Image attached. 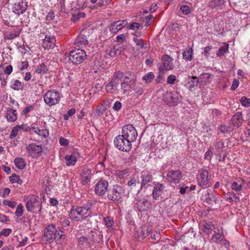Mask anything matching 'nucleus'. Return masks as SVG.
<instances>
[{
	"instance_id": "obj_15",
	"label": "nucleus",
	"mask_w": 250,
	"mask_h": 250,
	"mask_svg": "<svg viewBox=\"0 0 250 250\" xmlns=\"http://www.w3.org/2000/svg\"><path fill=\"white\" fill-rule=\"evenodd\" d=\"M209 182L208 171L205 169H201L199 171V177L198 179V185L202 188H205L209 186Z\"/></svg>"
},
{
	"instance_id": "obj_44",
	"label": "nucleus",
	"mask_w": 250,
	"mask_h": 250,
	"mask_svg": "<svg viewBox=\"0 0 250 250\" xmlns=\"http://www.w3.org/2000/svg\"><path fill=\"white\" fill-rule=\"evenodd\" d=\"M154 77L155 76L154 74L150 72L145 75L142 78V79L143 81H145L146 83H149L153 80Z\"/></svg>"
},
{
	"instance_id": "obj_29",
	"label": "nucleus",
	"mask_w": 250,
	"mask_h": 250,
	"mask_svg": "<svg viewBox=\"0 0 250 250\" xmlns=\"http://www.w3.org/2000/svg\"><path fill=\"white\" fill-rule=\"evenodd\" d=\"M141 186L142 188L144 186H146L147 183L152 181L153 178L151 174L146 172H143L141 174Z\"/></svg>"
},
{
	"instance_id": "obj_36",
	"label": "nucleus",
	"mask_w": 250,
	"mask_h": 250,
	"mask_svg": "<svg viewBox=\"0 0 250 250\" xmlns=\"http://www.w3.org/2000/svg\"><path fill=\"white\" fill-rule=\"evenodd\" d=\"M226 200L229 202H235L238 203L240 200L236 194L232 192H228L226 194Z\"/></svg>"
},
{
	"instance_id": "obj_63",
	"label": "nucleus",
	"mask_w": 250,
	"mask_h": 250,
	"mask_svg": "<svg viewBox=\"0 0 250 250\" xmlns=\"http://www.w3.org/2000/svg\"><path fill=\"white\" fill-rule=\"evenodd\" d=\"M54 18L55 13L52 10H51L49 12H48V14L46 16V20L47 21H52L54 19Z\"/></svg>"
},
{
	"instance_id": "obj_26",
	"label": "nucleus",
	"mask_w": 250,
	"mask_h": 250,
	"mask_svg": "<svg viewBox=\"0 0 250 250\" xmlns=\"http://www.w3.org/2000/svg\"><path fill=\"white\" fill-rule=\"evenodd\" d=\"M79 154L78 152H74L70 155H66L65 156L66 165L68 167L73 166L75 165Z\"/></svg>"
},
{
	"instance_id": "obj_16",
	"label": "nucleus",
	"mask_w": 250,
	"mask_h": 250,
	"mask_svg": "<svg viewBox=\"0 0 250 250\" xmlns=\"http://www.w3.org/2000/svg\"><path fill=\"white\" fill-rule=\"evenodd\" d=\"M108 187V183L106 181L101 180L98 181L95 186V194L99 196H103L107 191Z\"/></svg>"
},
{
	"instance_id": "obj_31",
	"label": "nucleus",
	"mask_w": 250,
	"mask_h": 250,
	"mask_svg": "<svg viewBox=\"0 0 250 250\" xmlns=\"http://www.w3.org/2000/svg\"><path fill=\"white\" fill-rule=\"evenodd\" d=\"M6 118L7 121L10 122H14L16 121L17 119L16 110L11 108L8 109L6 113Z\"/></svg>"
},
{
	"instance_id": "obj_7",
	"label": "nucleus",
	"mask_w": 250,
	"mask_h": 250,
	"mask_svg": "<svg viewBox=\"0 0 250 250\" xmlns=\"http://www.w3.org/2000/svg\"><path fill=\"white\" fill-rule=\"evenodd\" d=\"M124 193L122 187L119 185H116L107 190V196L109 200L117 202L122 199Z\"/></svg>"
},
{
	"instance_id": "obj_27",
	"label": "nucleus",
	"mask_w": 250,
	"mask_h": 250,
	"mask_svg": "<svg viewBox=\"0 0 250 250\" xmlns=\"http://www.w3.org/2000/svg\"><path fill=\"white\" fill-rule=\"evenodd\" d=\"M203 197L206 203L210 205L215 202L216 198L209 189L206 190L203 194Z\"/></svg>"
},
{
	"instance_id": "obj_9",
	"label": "nucleus",
	"mask_w": 250,
	"mask_h": 250,
	"mask_svg": "<svg viewBox=\"0 0 250 250\" xmlns=\"http://www.w3.org/2000/svg\"><path fill=\"white\" fill-rule=\"evenodd\" d=\"M121 133V135L132 143L135 141L138 136L137 130L132 125L130 124L125 125L123 127Z\"/></svg>"
},
{
	"instance_id": "obj_22",
	"label": "nucleus",
	"mask_w": 250,
	"mask_h": 250,
	"mask_svg": "<svg viewBox=\"0 0 250 250\" xmlns=\"http://www.w3.org/2000/svg\"><path fill=\"white\" fill-rule=\"evenodd\" d=\"M135 207L140 211L146 210L150 206V202L146 199H136L134 203Z\"/></svg>"
},
{
	"instance_id": "obj_1",
	"label": "nucleus",
	"mask_w": 250,
	"mask_h": 250,
	"mask_svg": "<svg viewBox=\"0 0 250 250\" xmlns=\"http://www.w3.org/2000/svg\"><path fill=\"white\" fill-rule=\"evenodd\" d=\"M124 77V73L120 71L115 72L111 77L110 80L105 86L107 92L113 94H118L120 91V84Z\"/></svg>"
},
{
	"instance_id": "obj_54",
	"label": "nucleus",
	"mask_w": 250,
	"mask_h": 250,
	"mask_svg": "<svg viewBox=\"0 0 250 250\" xmlns=\"http://www.w3.org/2000/svg\"><path fill=\"white\" fill-rule=\"evenodd\" d=\"M11 229H3L0 232V237L3 236L4 237L8 236L12 232Z\"/></svg>"
},
{
	"instance_id": "obj_23",
	"label": "nucleus",
	"mask_w": 250,
	"mask_h": 250,
	"mask_svg": "<svg viewBox=\"0 0 250 250\" xmlns=\"http://www.w3.org/2000/svg\"><path fill=\"white\" fill-rule=\"evenodd\" d=\"M165 188V187L163 184L159 183H157L154 185L152 193L153 199L157 200L159 199V197L162 195Z\"/></svg>"
},
{
	"instance_id": "obj_55",
	"label": "nucleus",
	"mask_w": 250,
	"mask_h": 250,
	"mask_svg": "<svg viewBox=\"0 0 250 250\" xmlns=\"http://www.w3.org/2000/svg\"><path fill=\"white\" fill-rule=\"evenodd\" d=\"M3 204L5 206H7L11 208H14L16 206V203L14 201H12L9 200H4L3 202Z\"/></svg>"
},
{
	"instance_id": "obj_32",
	"label": "nucleus",
	"mask_w": 250,
	"mask_h": 250,
	"mask_svg": "<svg viewBox=\"0 0 250 250\" xmlns=\"http://www.w3.org/2000/svg\"><path fill=\"white\" fill-rule=\"evenodd\" d=\"M88 237V239H91L94 243H99L102 239V235L101 234L93 231L90 232Z\"/></svg>"
},
{
	"instance_id": "obj_13",
	"label": "nucleus",
	"mask_w": 250,
	"mask_h": 250,
	"mask_svg": "<svg viewBox=\"0 0 250 250\" xmlns=\"http://www.w3.org/2000/svg\"><path fill=\"white\" fill-rule=\"evenodd\" d=\"M26 150L28 154L33 158H38L40 156L42 151V146L35 143L28 145L26 147Z\"/></svg>"
},
{
	"instance_id": "obj_62",
	"label": "nucleus",
	"mask_w": 250,
	"mask_h": 250,
	"mask_svg": "<svg viewBox=\"0 0 250 250\" xmlns=\"http://www.w3.org/2000/svg\"><path fill=\"white\" fill-rule=\"evenodd\" d=\"M139 184V182H137L136 180L135 179H132L130 181H128L127 183V186L130 187L131 188H134L136 187L137 184Z\"/></svg>"
},
{
	"instance_id": "obj_56",
	"label": "nucleus",
	"mask_w": 250,
	"mask_h": 250,
	"mask_svg": "<svg viewBox=\"0 0 250 250\" xmlns=\"http://www.w3.org/2000/svg\"><path fill=\"white\" fill-rule=\"evenodd\" d=\"M196 77H193V80L188 83L189 88L190 90H192V89L195 86H197V84L199 83L198 80L195 81L194 80L196 79Z\"/></svg>"
},
{
	"instance_id": "obj_33",
	"label": "nucleus",
	"mask_w": 250,
	"mask_h": 250,
	"mask_svg": "<svg viewBox=\"0 0 250 250\" xmlns=\"http://www.w3.org/2000/svg\"><path fill=\"white\" fill-rule=\"evenodd\" d=\"M129 170L128 169H117L114 172V175L116 178L120 179L125 178L129 174Z\"/></svg>"
},
{
	"instance_id": "obj_46",
	"label": "nucleus",
	"mask_w": 250,
	"mask_h": 250,
	"mask_svg": "<svg viewBox=\"0 0 250 250\" xmlns=\"http://www.w3.org/2000/svg\"><path fill=\"white\" fill-rule=\"evenodd\" d=\"M240 103L242 106L248 107L250 106V99L243 96L240 100Z\"/></svg>"
},
{
	"instance_id": "obj_39",
	"label": "nucleus",
	"mask_w": 250,
	"mask_h": 250,
	"mask_svg": "<svg viewBox=\"0 0 250 250\" xmlns=\"http://www.w3.org/2000/svg\"><path fill=\"white\" fill-rule=\"evenodd\" d=\"M47 71L46 66L43 63L40 64L37 66L35 72L38 74L45 73Z\"/></svg>"
},
{
	"instance_id": "obj_25",
	"label": "nucleus",
	"mask_w": 250,
	"mask_h": 250,
	"mask_svg": "<svg viewBox=\"0 0 250 250\" xmlns=\"http://www.w3.org/2000/svg\"><path fill=\"white\" fill-rule=\"evenodd\" d=\"M231 121L232 125L234 127L238 128L240 126L244 121L242 112H238L236 113L232 117Z\"/></svg>"
},
{
	"instance_id": "obj_18",
	"label": "nucleus",
	"mask_w": 250,
	"mask_h": 250,
	"mask_svg": "<svg viewBox=\"0 0 250 250\" xmlns=\"http://www.w3.org/2000/svg\"><path fill=\"white\" fill-rule=\"evenodd\" d=\"M28 7L27 3L23 0H20L18 2H16L12 7L13 12L18 15L23 14L27 10Z\"/></svg>"
},
{
	"instance_id": "obj_4",
	"label": "nucleus",
	"mask_w": 250,
	"mask_h": 250,
	"mask_svg": "<svg viewBox=\"0 0 250 250\" xmlns=\"http://www.w3.org/2000/svg\"><path fill=\"white\" fill-rule=\"evenodd\" d=\"M132 143L121 134L116 136L114 140V144L116 147L124 152H129L131 149Z\"/></svg>"
},
{
	"instance_id": "obj_49",
	"label": "nucleus",
	"mask_w": 250,
	"mask_h": 250,
	"mask_svg": "<svg viewBox=\"0 0 250 250\" xmlns=\"http://www.w3.org/2000/svg\"><path fill=\"white\" fill-rule=\"evenodd\" d=\"M203 231L207 234H209L211 232L212 225L211 224L206 223L203 226Z\"/></svg>"
},
{
	"instance_id": "obj_11",
	"label": "nucleus",
	"mask_w": 250,
	"mask_h": 250,
	"mask_svg": "<svg viewBox=\"0 0 250 250\" xmlns=\"http://www.w3.org/2000/svg\"><path fill=\"white\" fill-rule=\"evenodd\" d=\"M94 173V170H92L88 166L83 167L80 173V180L82 185H88Z\"/></svg>"
},
{
	"instance_id": "obj_37",
	"label": "nucleus",
	"mask_w": 250,
	"mask_h": 250,
	"mask_svg": "<svg viewBox=\"0 0 250 250\" xmlns=\"http://www.w3.org/2000/svg\"><path fill=\"white\" fill-rule=\"evenodd\" d=\"M16 167L20 169H22L25 167V163L23 159L21 158H16L14 160Z\"/></svg>"
},
{
	"instance_id": "obj_10",
	"label": "nucleus",
	"mask_w": 250,
	"mask_h": 250,
	"mask_svg": "<svg viewBox=\"0 0 250 250\" xmlns=\"http://www.w3.org/2000/svg\"><path fill=\"white\" fill-rule=\"evenodd\" d=\"M123 78V81H121V88L124 93H129L131 91L133 86L135 84L136 79L134 76H132L131 75H130L129 76H125Z\"/></svg>"
},
{
	"instance_id": "obj_60",
	"label": "nucleus",
	"mask_w": 250,
	"mask_h": 250,
	"mask_svg": "<svg viewBox=\"0 0 250 250\" xmlns=\"http://www.w3.org/2000/svg\"><path fill=\"white\" fill-rule=\"evenodd\" d=\"M109 1L108 0H100L99 1L96 3L95 6L96 8L106 6L108 4Z\"/></svg>"
},
{
	"instance_id": "obj_17",
	"label": "nucleus",
	"mask_w": 250,
	"mask_h": 250,
	"mask_svg": "<svg viewBox=\"0 0 250 250\" xmlns=\"http://www.w3.org/2000/svg\"><path fill=\"white\" fill-rule=\"evenodd\" d=\"M173 59L168 55H164L162 57V65L160 66L159 69L163 72L164 70H172L174 65L172 62Z\"/></svg>"
},
{
	"instance_id": "obj_48",
	"label": "nucleus",
	"mask_w": 250,
	"mask_h": 250,
	"mask_svg": "<svg viewBox=\"0 0 250 250\" xmlns=\"http://www.w3.org/2000/svg\"><path fill=\"white\" fill-rule=\"evenodd\" d=\"M133 88L134 92L137 94L138 96H140L142 95L144 91L143 88L141 86L136 85L135 83L133 86Z\"/></svg>"
},
{
	"instance_id": "obj_64",
	"label": "nucleus",
	"mask_w": 250,
	"mask_h": 250,
	"mask_svg": "<svg viewBox=\"0 0 250 250\" xmlns=\"http://www.w3.org/2000/svg\"><path fill=\"white\" fill-rule=\"evenodd\" d=\"M28 62L27 61H25L24 62H22L19 66V68L21 70H23L26 69L28 67Z\"/></svg>"
},
{
	"instance_id": "obj_21",
	"label": "nucleus",
	"mask_w": 250,
	"mask_h": 250,
	"mask_svg": "<svg viewBox=\"0 0 250 250\" xmlns=\"http://www.w3.org/2000/svg\"><path fill=\"white\" fill-rule=\"evenodd\" d=\"M56 43V39L54 36L46 35L42 41V46L45 49L49 50L53 48Z\"/></svg>"
},
{
	"instance_id": "obj_3",
	"label": "nucleus",
	"mask_w": 250,
	"mask_h": 250,
	"mask_svg": "<svg viewBox=\"0 0 250 250\" xmlns=\"http://www.w3.org/2000/svg\"><path fill=\"white\" fill-rule=\"evenodd\" d=\"M91 214L89 208L73 206L71 209L69 216L73 220L78 221L90 216Z\"/></svg>"
},
{
	"instance_id": "obj_57",
	"label": "nucleus",
	"mask_w": 250,
	"mask_h": 250,
	"mask_svg": "<svg viewBox=\"0 0 250 250\" xmlns=\"http://www.w3.org/2000/svg\"><path fill=\"white\" fill-rule=\"evenodd\" d=\"M176 81V77L175 75L171 74L168 76L167 78V83L170 84H173Z\"/></svg>"
},
{
	"instance_id": "obj_42",
	"label": "nucleus",
	"mask_w": 250,
	"mask_h": 250,
	"mask_svg": "<svg viewBox=\"0 0 250 250\" xmlns=\"http://www.w3.org/2000/svg\"><path fill=\"white\" fill-rule=\"evenodd\" d=\"M11 87L15 90H19L22 88V84L19 80H15L11 82Z\"/></svg>"
},
{
	"instance_id": "obj_58",
	"label": "nucleus",
	"mask_w": 250,
	"mask_h": 250,
	"mask_svg": "<svg viewBox=\"0 0 250 250\" xmlns=\"http://www.w3.org/2000/svg\"><path fill=\"white\" fill-rule=\"evenodd\" d=\"M19 127V126H15V127H14L12 128V131H11L10 135H9V138L10 139H13L17 135L19 131L18 130Z\"/></svg>"
},
{
	"instance_id": "obj_28",
	"label": "nucleus",
	"mask_w": 250,
	"mask_h": 250,
	"mask_svg": "<svg viewBox=\"0 0 250 250\" xmlns=\"http://www.w3.org/2000/svg\"><path fill=\"white\" fill-rule=\"evenodd\" d=\"M32 129L33 131L39 135L40 136L46 138L49 135V132L47 129L45 128L40 129L37 126V125H33L32 126Z\"/></svg>"
},
{
	"instance_id": "obj_45",
	"label": "nucleus",
	"mask_w": 250,
	"mask_h": 250,
	"mask_svg": "<svg viewBox=\"0 0 250 250\" xmlns=\"http://www.w3.org/2000/svg\"><path fill=\"white\" fill-rule=\"evenodd\" d=\"M9 180L12 183H16L19 184H21L22 183V181L20 179L19 176L15 174L10 176Z\"/></svg>"
},
{
	"instance_id": "obj_14",
	"label": "nucleus",
	"mask_w": 250,
	"mask_h": 250,
	"mask_svg": "<svg viewBox=\"0 0 250 250\" xmlns=\"http://www.w3.org/2000/svg\"><path fill=\"white\" fill-rule=\"evenodd\" d=\"M212 240L213 242L220 245H223L225 247L229 246V243L225 238L223 233V228L218 229L217 232L215 231L212 235Z\"/></svg>"
},
{
	"instance_id": "obj_47",
	"label": "nucleus",
	"mask_w": 250,
	"mask_h": 250,
	"mask_svg": "<svg viewBox=\"0 0 250 250\" xmlns=\"http://www.w3.org/2000/svg\"><path fill=\"white\" fill-rule=\"evenodd\" d=\"M23 213V207L21 204H20L17 206L15 214L17 217H21Z\"/></svg>"
},
{
	"instance_id": "obj_6",
	"label": "nucleus",
	"mask_w": 250,
	"mask_h": 250,
	"mask_svg": "<svg viewBox=\"0 0 250 250\" xmlns=\"http://www.w3.org/2000/svg\"><path fill=\"white\" fill-rule=\"evenodd\" d=\"M61 98V94L55 90H48L43 95L44 102L49 106L58 104Z\"/></svg>"
},
{
	"instance_id": "obj_52",
	"label": "nucleus",
	"mask_w": 250,
	"mask_h": 250,
	"mask_svg": "<svg viewBox=\"0 0 250 250\" xmlns=\"http://www.w3.org/2000/svg\"><path fill=\"white\" fill-rule=\"evenodd\" d=\"M180 10L182 12L183 14L187 15L191 12V9L189 7L186 5H183L180 7Z\"/></svg>"
},
{
	"instance_id": "obj_19",
	"label": "nucleus",
	"mask_w": 250,
	"mask_h": 250,
	"mask_svg": "<svg viewBox=\"0 0 250 250\" xmlns=\"http://www.w3.org/2000/svg\"><path fill=\"white\" fill-rule=\"evenodd\" d=\"M167 177L169 182L178 183L182 178V173L179 170H171L168 172Z\"/></svg>"
},
{
	"instance_id": "obj_24",
	"label": "nucleus",
	"mask_w": 250,
	"mask_h": 250,
	"mask_svg": "<svg viewBox=\"0 0 250 250\" xmlns=\"http://www.w3.org/2000/svg\"><path fill=\"white\" fill-rule=\"evenodd\" d=\"M127 23L126 20L119 21L111 24L110 27V31L114 34L122 29Z\"/></svg>"
},
{
	"instance_id": "obj_35",
	"label": "nucleus",
	"mask_w": 250,
	"mask_h": 250,
	"mask_svg": "<svg viewBox=\"0 0 250 250\" xmlns=\"http://www.w3.org/2000/svg\"><path fill=\"white\" fill-rule=\"evenodd\" d=\"M243 182L242 180L234 181L231 183L230 187L231 189L235 191H240L242 189Z\"/></svg>"
},
{
	"instance_id": "obj_41",
	"label": "nucleus",
	"mask_w": 250,
	"mask_h": 250,
	"mask_svg": "<svg viewBox=\"0 0 250 250\" xmlns=\"http://www.w3.org/2000/svg\"><path fill=\"white\" fill-rule=\"evenodd\" d=\"M104 222L106 227L109 230L111 229L113 225L114 224V221L112 217H106L104 218Z\"/></svg>"
},
{
	"instance_id": "obj_43",
	"label": "nucleus",
	"mask_w": 250,
	"mask_h": 250,
	"mask_svg": "<svg viewBox=\"0 0 250 250\" xmlns=\"http://www.w3.org/2000/svg\"><path fill=\"white\" fill-rule=\"evenodd\" d=\"M223 0H212L208 3V6L212 9L216 8L220 5Z\"/></svg>"
},
{
	"instance_id": "obj_20",
	"label": "nucleus",
	"mask_w": 250,
	"mask_h": 250,
	"mask_svg": "<svg viewBox=\"0 0 250 250\" xmlns=\"http://www.w3.org/2000/svg\"><path fill=\"white\" fill-rule=\"evenodd\" d=\"M86 31H83L76 38L74 44L78 47H83L88 44V41L85 33Z\"/></svg>"
},
{
	"instance_id": "obj_40",
	"label": "nucleus",
	"mask_w": 250,
	"mask_h": 250,
	"mask_svg": "<svg viewBox=\"0 0 250 250\" xmlns=\"http://www.w3.org/2000/svg\"><path fill=\"white\" fill-rule=\"evenodd\" d=\"M217 152H220L225 147L224 143L221 140H217L213 144Z\"/></svg>"
},
{
	"instance_id": "obj_30",
	"label": "nucleus",
	"mask_w": 250,
	"mask_h": 250,
	"mask_svg": "<svg viewBox=\"0 0 250 250\" xmlns=\"http://www.w3.org/2000/svg\"><path fill=\"white\" fill-rule=\"evenodd\" d=\"M197 80L199 83L206 85L211 81V75L208 73L202 74Z\"/></svg>"
},
{
	"instance_id": "obj_8",
	"label": "nucleus",
	"mask_w": 250,
	"mask_h": 250,
	"mask_svg": "<svg viewBox=\"0 0 250 250\" xmlns=\"http://www.w3.org/2000/svg\"><path fill=\"white\" fill-rule=\"evenodd\" d=\"M180 93L175 91L167 92L163 96V101L169 106H175L181 99Z\"/></svg>"
},
{
	"instance_id": "obj_34",
	"label": "nucleus",
	"mask_w": 250,
	"mask_h": 250,
	"mask_svg": "<svg viewBox=\"0 0 250 250\" xmlns=\"http://www.w3.org/2000/svg\"><path fill=\"white\" fill-rule=\"evenodd\" d=\"M229 47V44L227 43H223V44L219 47L216 53V55L218 57L223 56L225 53L228 52Z\"/></svg>"
},
{
	"instance_id": "obj_51",
	"label": "nucleus",
	"mask_w": 250,
	"mask_h": 250,
	"mask_svg": "<svg viewBox=\"0 0 250 250\" xmlns=\"http://www.w3.org/2000/svg\"><path fill=\"white\" fill-rule=\"evenodd\" d=\"M20 34V31H14V32L10 33L6 35V39L8 40H13L14 38L18 37Z\"/></svg>"
},
{
	"instance_id": "obj_38",
	"label": "nucleus",
	"mask_w": 250,
	"mask_h": 250,
	"mask_svg": "<svg viewBox=\"0 0 250 250\" xmlns=\"http://www.w3.org/2000/svg\"><path fill=\"white\" fill-rule=\"evenodd\" d=\"M192 52L191 48H187L183 53V58L188 61L191 60Z\"/></svg>"
},
{
	"instance_id": "obj_5",
	"label": "nucleus",
	"mask_w": 250,
	"mask_h": 250,
	"mask_svg": "<svg viewBox=\"0 0 250 250\" xmlns=\"http://www.w3.org/2000/svg\"><path fill=\"white\" fill-rule=\"evenodd\" d=\"M86 58L87 55L85 51L80 49L73 50L69 53V60L74 64H79Z\"/></svg>"
},
{
	"instance_id": "obj_12",
	"label": "nucleus",
	"mask_w": 250,
	"mask_h": 250,
	"mask_svg": "<svg viewBox=\"0 0 250 250\" xmlns=\"http://www.w3.org/2000/svg\"><path fill=\"white\" fill-rule=\"evenodd\" d=\"M57 230L53 224L46 226L44 229L43 237L45 240L49 242H53L57 237Z\"/></svg>"
},
{
	"instance_id": "obj_53",
	"label": "nucleus",
	"mask_w": 250,
	"mask_h": 250,
	"mask_svg": "<svg viewBox=\"0 0 250 250\" xmlns=\"http://www.w3.org/2000/svg\"><path fill=\"white\" fill-rule=\"evenodd\" d=\"M133 41L136 43V45L140 48H143L144 47L145 43L142 39H139L138 38H134Z\"/></svg>"
},
{
	"instance_id": "obj_2",
	"label": "nucleus",
	"mask_w": 250,
	"mask_h": 250,
	"mask_svg": "<svg viewBox=\"0 0 250 250\" xmlns=\"http://www.w3.org/2000/svg\"><path fill=\"white\" fill-rule=\"evenodd\" d=\"M23 200L26 202V208L28 211L36 214L41 212L42 206L38 196L34 195L24 196Z\"/></svg>"
},
{
	"instance_id": "obj_59",
	"label": "nucleus",
	"mask_w": 250,
	"mask_h": 250,
	"mask_svg": "<svg viewBox=\"0 0 250 250\" xmlns=\"http://www.w3.org/2000/svg\"><path fill=\"white\" fill-rule=\"evenodd\" d=\"M78 242L80 245H84V244L90 243V241H89V239L85 236H81L78 239Z\"/></svg>"
},
{
	"instance_id": "obj_50",
	"label": "nucleus",
	"mask_w": 250,
	"mask_h": 250,
	"mask_svg": "<svg viewBox=\"0 0 250 250\" xmlns=\"http://www.w3.org/2000/svg\"><path fill=\"white\" fill-rule=\"evenodd\" d=\"M213 154L212 148L209 147L205 154V159L210 160L213 157Z\"/></svg>"
},
{
	"instance_id": "obj_61",
	"label": "nucleus",
	"mask_w": 250,
	"mask_h": 250,
	"mask_svg": "<svg viewBox=\"0 0 250 250\" xmlns=\"http://www.w3.org/2000/svg\"><path fill=\"white\" fill-rule=\"evenodd\" d=\"M104 109L102 105L98 106L95 110L96 114L98 116H101L104 114Z\"/></svg>"
}]
</instances>
